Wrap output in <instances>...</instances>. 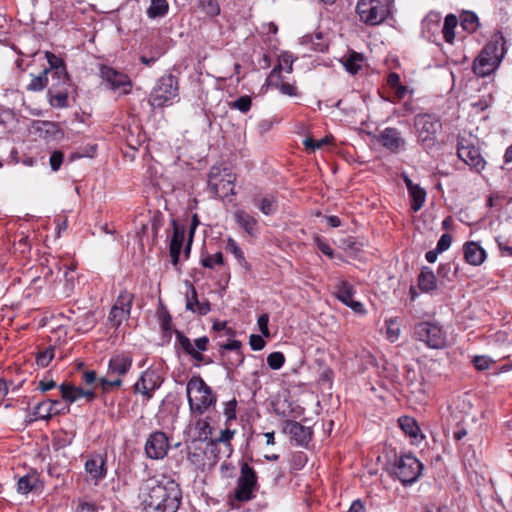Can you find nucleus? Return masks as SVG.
Wrapping results in <instances>:
<instances>
[{
    "label": "nucleus",
    "mask_w": 512,
    "mask_h": 512,
    "mask_svg": "<svg viewBox=\"0 0 512 512\" xmlns=\"http://www.w3.org/2000/svg\"><path fill=\"white\" fill-rule=\"evenodd\" d=\"M138 498L145 512H177L182 492L178 483L162 475L144 480L140 485Z\"/></svg>",
    "instance_id": "nucleus-1"
},
{
    "label": "nucleus",
    "mask_w": 512,
    "mask_h": 512,
    "mask_svg": "<svg viewBox=\"0 0 512 512\" xmlns=\"http://www.w3.org/2000/svg\"><path fill=\"white\" fill-rule=\"evenodd\" d=\"M186 396L192 417L202 416L217 402V395L198 375L192 376L187 382Z\"/></svg>",
    "instance_id": "nucleus-2"
},
{
    "label": "nucleus",
    "mask_w": 512,
    "mask_h": 512,
    "mask_svg": "<svg viewBox=\"0 0 512 512\" xmlns=\"http://www.w3.org/2000/svg\"><path fill=\"white\" fill-rule=\"evenodd\" d=\"M392 2L393 0H359L356 11L364 23L378 25L389 15Z\"/></svg>",
    "instance_id": "nucleus-3"
},
{
    "label": "nucleus",
    "mask_w": 512,
    "mask_h": 512,
    "mask_svg": "<svg viewBox=\"0 0 512 512\" xmlns=\"http://www.w3.org/2000/svg\"><path fill=\"white\" fill-rule=\"evenodd\" d=\"M236 175L228 168L222 166H213L208 176V187L211 192L219 198H225L235 195L234 183Z\"/></svg>",
    "instance_id": "nucleus-4"
},
{
    "label": "nucleus",
    "mask_w": 512,
    "mask_h": 512,
    "mask_svg": "<svg viewBox=\"0 0 512 512\" xmlns=\"http://www.w3.org/2000/svg\"><path fill=\"white\" fill-rule=\"evenodd\" d=\"M414 338L431 349H442L446 346V333L436 322L422 321L414 326Z\"/></svg>",
    "instance_id": "nucleus-5"
},
{
    "label": "nucleus",
    "mask_w": 512,
    "mask_h": 512,
    "mask_svg": "<svg viewBox=\"0 0 512 512\" xmlns=\"http://www.w3.org/2000/svg\"><path fill=\"white\" fill-rule=\"evenodd\" d=\"M132 366V358L128 354L118 353L113 355L108 363V375L117 376V378L109 380L100 378L99 383L104 391L111 387H120L122 385L121 377L127 374Z\"/></svg>",
    "instance_id": "nucleus-6"
},
{
    "label": "nucleus",
    "mask_w": 512,
    "mask_h": 512,
    "mask_svg": "<svg viewBox=\"0 0 512 512\" xmlns=\"http://www.w3.org/2000/svg\"><path fill=\"white\" fill-rule=\"evenodd\" d=\"M178 95L177 80L173 75L161 77L149 96V104L152 107H162Z\"/></svg>",
    "instance_id": "nucleus-7"
},
{
    "label": "nucleus",
    "mask_w": 512,
    "mask_h": 512,
    "mask_svg": "<svg viewBox=\"0 0 512 512\" xmlns=\"http://www.w3.org/2000/svg\"><path fill=\"white\" fill-rule=\"evenodd\" d=\"M414 126L418 140L423 144L431 145L441 130L442 123L436 115L425 113L415 116Z\"/></svg>",
    "instance_id": "nucleus-8"
},
{
    "label": "nucleus",
    "mask_w": 512,
    "mask_h": 512,
    "mask_svg": "<svg viewBox=\"0 0 512 512\" xmlns=\"http://www.w3.org/2000/svg\"><path fill=\"white\" fill-rule=\"evenodd\" d=\"M502 56V53L498 54L496 43H488L474 61V73L480 77L491 74L500 64Z\"/></svg>",
    "instance_id": "nucleus-9"
},
{
    "label": "nucleus",
    "mask_w": 512,
    "mask_h": 512,
    "mask_svg": "<svg viewBox=\"0 0 512 512\" xmlns=\"http://www.w3.org/2000/svg\"><path fill=\"white\" fill-rule=\"evenodd\" d=\"M395 467V474L404 485H410L417 481L423 469L422 463L411 454L400 456Z\"/></svg>",
    "instance_id": "nucleus-10"
},
{
    "label": "nucleus",
    "mask_w": 512,
    "mask_h": 512,
    "mask_svg": "<svg viewBox=\"0 0 512 512\" xmlns=\"http://www.w3.org/2000/svg\"><path fill=\"white\" fill-rule=\"evenodd\" d=\"M256 484L257 476L255 471L247 463H243L240 470V477L237 480L234 497L241 502L251 500Z\"/></svg>",
    "instance_id": "nucleus-11"
},
{
    "label": "nucleus",
    "mask_w": 512,
    "mask_h": 512,
    "mask_svg": "<svg viewBox=\"0 0 512 512\" xmlns=\"http://www.w3.org/2000/svg\"><path fill=\"white\" fill-rule=\"evenodd\" d=\"M132 302L133 295L127 290L121 291L109 313L108 320L112 326L119 327L129 317Z\"/></svg>",
    "instance_id": "nucleus-12"
},
{
    "label": "nucleus",
    "mask_w": 512,
    "mask_h": 512,
    "mask_svg": "<svg viewBox=\"0 0 512 512\" xmlns=\"http://www.w3.org/2000/svg\"><path fill=\"white\" fill-rule=\"evenodd\" d=\"M169 447L170 444L166 434L162 431H155L147 438L144 451L148 458L161 460L167 455Z\"/></svg>",
    "instance_id": "nucleus-13"
},
{
    "label": "nucleus",
    "mask_w": 512,
    "mask_h": 512,
    "mask_svg": "<svg viewBox=\"0 0 512 512\" xmlns=\"http://www.w3.org/2000/svg\"><path fill=\"white\" fill-rule=\"evenodd\" d=\"M458 157L476 171H481L485 167V161L480 154L479 148L467 140L462 139L458 143Z\"/></svg>",
    "instance_id": "nucleus-14"
},
{
    "label": "nucleus",
    "mask_w": 512,
    "mask_h": 512,
    "mask_svg": "<svg viewBox=\"0 0 512 512\" xmlns=\"http://www.w3.org/2000/svg\"><path fill=\"white\" fill-rule=\"evenodd\" d=\"M100 75L113 90L123 89V94H129L132 88V82L128 75L117 71L107 65L100 67Z\"/></svg>",
    "instance_id": "nucleus-15"
},
{
    "label": "nucleus",
    "mask_w": 512,
    "mask_h": 512,
    "mask_svg": "<svg viewBox=\"0 0 512 512\" xmlns=\"http://www.w3.org/2000/svg\"><path fill=\"white\" fill-rule=\"evenodd\" d=\"M176 339L179 346L197 362H202L204 356L202 352L208 348L209 339L206 336L199 337L195 340L194 344L183 333L176 331Z\"/></svg>",
    "instance_id": "nucleus-16"
},
{
    "label": "nucleus",
    "mask_w": 512,
    "mask_h": 512,
    "mask_svg": "<svg viewBox=\"0 0 512 512\" xmlns=\"http://www.w3.org/2000/svg\"><path fill=\"white\" fill-rule=\"evenodd\" d=\"M336 298L344 305L351 308L355 313H365L364 306L361 302L355 301L353 296L355 289L351 283L346 280H340L334 287Z\"/></svg>",
    "instance_id": "nucleus-17"
},
{
    "label": "nucleus",
    "mask_w": 512,
    "mask_h": 512,
    "mask_svg": "<svg viewBox=\"0 0 512 512\" xmlns=\"http://www.w3.org/2000/svg\"><path fill=\"white\" fill-rule=\"evenodd\" d=\"M378 142L392 153H399L405 149L406 140L402 133L394 127H387L377 136Z\"/></svg>",
    "instance_id": "nucleus-18"
},
{
    "label": "nucleus",
    "mask_w": 512,
    "mask_h": 512,
    "mask_svg": "<svg viewBox=\"0 0 512 512\" xmlns=\"http://www.w3.org/2000/svg\"><path fill=\"white\" fill-rule=\"evenodd\" d=\"M161 385L160 376L154 370H146L144 371L138 381L134 385V391L136 393H141L146 397L147 400L151 399L153 394L152 392L159 388Z\"/></svg>",
    "instance_id": "nucleus-19"
},
{
    "label": "nucleus",
    "mask_w": 512,
    "mask_h": 512,
    "mask_svg": "<svg viewBox=\"0 0 512 512\" xmlns=\"http://www.w3.org/2000/svg\"><path fill=\"white\" fill-rule=\"evenodd\" d=\"M283 432L290 435L299 446H306L312 437L311 428L297 421H286L283 426Z\"/></svg>",
    "instance_id": "nucleus-20"
},
{
    "label": "nucleus",
    "mask_w": 512,
    "mask_h": 512,
    "mask_svg": "<svg viewBox=\"0 0 512 512\" xmlns=\"http://www.w3.org/2000/svg\"><path fill=\"white\" fill-rule=\"evenodd\" d=\"M59 390L61 392L62 398L69 403L76 402L81 398H86L88 402H91L96 397V393L93 390H85L68 383H62L59 386Z\"/></svg>",
    "instance_id": "nucleus-21"
},
{
    "label": "nucleus",
    "mask_w": 512,
    "mask_h": 512,
    "mask_svg": "<svg viewBox=\"0 0 512 512\" xmlns=\"http://www.w3.org/2000/svg\"><path fill=\"white\" fill-rule=\"evenodd\" d=\"M172 224L173 235L170 240L169 253L171 257V263L176 267L179 263L180 253L185 239V228L183 226H179L175 220L172 221Z\"/></svg>",
    "instance_id": "nucleus-22"
},
{
    "label": "nucleus",
    "mask_w": 512,
    "mask_h": 512,
    "mask_svg": "<svg viewBox=\"0 0 512 512\" xmlns=\"http://www.w3.org/2000/svg\"><path fill=\"white\" fill-rule=\"evenodd\" d=\"M403 180L411 198V208L417 212L424 206L426 191L418 184L413 183L407 175H403Z\"/></svg>",
    "instance_id": "nucleus-23"
},
{
    "label": "nucleus",
    "mask_w": 512,
    "mask_h": 512,
    "mask_svg": "<svg viewBox=\"0 0 512 512\" xmlns=\"http://www.w3.org/2000/svg\"><path fill=\"white\" fill-rule=\"evenodd\" d=\"M189 292L186 294V309L199 315H206L210 312L211 307L208 301H199L196 289L190 283H187Z\"/></svg>",
    "instance_id": "nucleus-24"
},
{
    "label": "nucleus",
    "mask_w": 512,
    "mask_h": 512,
    "mask_svg": "<svg viewBox=\"0 0 512 512\" xmlns=\"http://www.w3.org/2000/svg\"><path fill=\"white\" fill-rule=\"evenodd\" d=\"M48 76V92L70 89L71 80L66 69H60L59 71H49Z\"/></svg>",
    "instance_id": "nucleus-25"
},
{
    "label": "nucleus",
    "mask_w": 512,
    "mask_h": 512,
    "mask_svg": "<svg viewBox=\"0 0 512 512\" xmlns=\"http://www.w3.org/2000/svg\"><path fill=\"white\" fill-rule=\"evenodd\" d=\"M464 259L467 263L474 266L481 265L485 258V250L476 242H467L464 247Z\"/></svg>",
    "instance_id": "nucleus-26"
},
{
    "label": "nucleus",
    "mask_w": 512,
    "mask_h": 512,
    "mask_svg": "<svg viewBox=\"0 0 512 512\" xmlns=\"http://www.w3.org/2000/svg\"><path fill=\"white\" fill-rule=\"evenodd\" d=\"M85 471L97 484L106 476L105 461L101 457L88 459L85 463Z\"/></svg>",
    "instance_id": "nucleus-27"
},
{
    "label": "nucleus",
    "mask_w": 512,
    "mask_h": 512,
    "mask_svg": "<svg viewBox=\"0 0 512 512\" xmlns=\"http://www.w3.org/2000/svg\"><path fill=\"white\" fill-rule=\"evenodd\" d=\"M35 129L41 137L47 140H60L63 137V131L58 124L50 121H38Z\"/></svg>",
    "instance_id": "nucleus-28"
},
{
    "label": "nucleus",
    "mask_w": 512,
    "mask_h": 512,
    "mask_svg": "<svg viewBox=\"0 0 512 512\" xmlns=\"http://www.w3.org/2000/svg\"><path fill=\"white\" fill-rule=\"evenodd\" d=\"M269 86L278 89L283 95L296 97L299 95L298 89L294 84L284 82L281 76H276L275 73H270L266 79Z\"/></svg>",
    "instance_id": "nucleus-29"
},
{
    "label": "nucleus",
    "mask_w": 512,
    "mask_h": 512,
    "mask_svg": "<svg viewBox=\"0 0 512 512\" xmlns=\"http://www.w3.org/2000/svg\"><path fill=\"white\" fill-rule=\"evenodd\" d=\"M418 287L422 292L430 293L437 289V280L429 267H423L418 277Z\"/></svg>",
    "instance_id": "nucleus-30"
},
{
    "label": "nucleus",
    "mask_w": 512,
    "mask_h": 512,
    "mask_svg": "<svg viewBox=\"0 0 512 512\" xmlns=\"http://www.w3.org/2000/svg\"><path fill=\"white\" fill-rule=\"evenodd\" d=\"M54 405H60L58 400H45L39 402L35 408L33 415L36 419H49L52 415L59 414L62 410H54Z\"/></svg>",
    "instance_id": "nucleus-31"
},
{
    "label": "nucleus",
    "mask_w": 512,
    "mask_h": 512,
    "mask_svg": "<svg viewBox=\"0 0 512 512\" xmlns=\"http://www.w3.org/2000/svg\"><path fill=\"white\" fill-rule=\"evenodd\" d=\"M236 222L242 227L249 235L253 236L257 233V220L244 210H237L234 213Z\"/></svg>",
    "instance_id": "nucleus-32"
},
{
    "label": "nucleus",
    "mask_w": 512,
    "mask_h": 512,
    "mask_svg": "<svg viewBox=\"0 0 512 512\" xmlns=\"http://www.w3.org/2000/svg\"><path fill=\"white\" fill-rule=\"evenodd\" d=\"M225 250L235 257L236 261L242 268H244L246 271L251 270V265L247 262L242 249L233 238L227 239Z\"/></svg>",
    "instance_id": "nucleus-33"
},
{
    "label": "nucleus",
    "mask_w": 512,
    "mask_h": 512,
    "mask_svg": "<svg viewBox=\"0 0 512 512\" xmlns=\"http://www.w3.org/2000/svg\"><path fill=\"white\" fill-rule=\"evenodd\" d=\"M300 43L318 52H324L327 49V44L324 42L321 33L304 35L300 39Z\"/></svg>",
    "instance_id": "nucleus-34"
},
{
    "label": "nucleus",
    "mask_w": 512,
    "mask_h": 512,
    "mask_svg": "<svg viewBox=\"0 0 512 512\" xmlns=\"http://www.w3.org/2000/svg\"><path fill=\"white\" fill-rule=\"evenodd\" d=\"M253 202L267 216L275 214L278 209L276 198L272 195H267L260 199L254 198Z\"/></svg>",
    "instance_id": "nucleus-35"
},
{
    "label": "nucleus",
    "mask_w": 512,
    "mask_h": 512,
    "mask_svg": "<svg viewBox=\"0 0 512 512\" xmlns=\"http://www.w3.org/2000/svg\"><path fill=\"white\" fill-rule=\"evenodd\" d=\"M363 62V55L355 51H352L349 53L348 57L343 60V66L350 74L355 75L358 73L359 70L362 69Z\"/></svg>",
    "instance_id": "nucleus-36"
},
{
    "label": "nucleus",
    "mask_w": 512,
    "mask_h": 512,
    "mask_svg": "<svg viewBox=\"0 0 512 512\" xmlns=\"http://www.w3.org/2000/svg\"><path fill=\"white\" fill-rule=\"evenodd\" d=\"M39 478L36 473H29L19 478L17 490L21 494H27L37 488Z\"/></svg>",
    "instance_id": "nucleus-37"
},
{
    "label": "nucleus",
    "mask_w": 512,
    "mask_h": 512,
    "mask_svg": "<svg viewBox=\"0 0 512 512\" xmlns=\"http://www.w3.org/2000/svg\"><path fill=\"white\" fill-rule=\"evenodd\" d=\"M460 25L466 32L473 33L480 25L479 18L472 11H464L460 15Z\"/></svg>",
    "instance_id": "nucleus-38"
},
{
    "label": "nucleus",
    "mask_w": 512,
    "mask_h": 512,
    "mask_svg": "<svg viewBox=\"0 0 512 512\" xmlns=\"http://www.w3.org/2000/svg\"><path fill=\"white\" fill-rule=\"evenodd\" d=\"M195 419L194 425L196 430L198 431V438L202 440H207L212 436L213 428L210 425V421L208 417L196 416L192 417Z\"/></svg>",
    "instance_id": "nucleus-39"
},
{
    "label": "nucleus",
    "mask_w": 512,
    "mask_h": 512,
    "mask_svg": "<svg viewBox=\"0 0 512 512\" xmlns=\"http://www.w3.org/2000/svg\"><path fill=\"white\" fill-rule=\"evenodd\" d=\"M458 24V18L454 14H448L444 19L442 33L447 43H453L455 38L454 30Z\"/></svg>",
    "instance_id": "nucleus-40"
},
{
    "label": "nucleus",
    "mask_w": 512,
    "mask_h": 512,
    "mask_svg": "<svg viewBox=\"0 0 512 512\" xmlns=\"http://www.w3.org/2000/svg\"><path fill=\"white\" fill-rule=\"evenodd\" d=\"M293 63L294 59L292 55L287 52H283L278 57V64L270 73H275L276 76H281L280 73L282 70H285L287 73H291L293 71Z\"/></svg>",
    "instance_id": "nucleus-41"
},
{
    "label": "nucleus",
    "mask_w": 512,
    "mask_h": 512,
    "mask_svg": "<svg viewBox=\"0 0 512 512\" xmlns=\"http://www.w3.org/2000/svg\"><path fill=\"white\" fill-rule=\"evenodd\" d=\"M49 104L54 108H66L69 105L68 94L69 90H58L48 92Z\"/></svg>",
    "instance_id": "nucleus-42"
},
{
    "label": "nucleus",
    "mask_w": 512,
    "mask_h": 512,
    "mask_svg": "<svg viewBox=\"0 0 512 512\" xmlns=\"http://www.w3.org/2000/svg\"><path fill=\"white\" fill-rule=\"evenodd\" d=\"M169 9L168 2L166 0H151V4L147 9V15L149 18L164 17Z\"/></svg>",
    "instance_id": "nucleus-43"
},
{
    "label": "nucleus",
    "mask_w": 512,
    "mask_h": 512,
    "mask_svg": "<svg viewBox=\"0 0 512 512\" xmlns=\"http://www.w3.org/2000/svg\"><path fill=\"white\" fill-rule=\"evenodd\" d=\"M399 426L405 432V434L409 435L412 438H416L420 432V428L417 422L408 416H404L399 418Z\"/></svg>",
    "instance_id": "nucleus-44"
},
{
    "label": "nucleus",
    "mask_w": 512,
    "mask_h": 512,
    "mask_svg": "<svg viewBox=\"0 0 512 512\" xmlns=\"http://www.w3.org/2000/svg\"><path fill=\"white\" fill-rule=\"evenodd\" d=\"M48 74L49 70L45 69L40 75L34 76L27 85V90L34 92L43 90L49 82Z\"/></svg>",
    "instance_id": "nucleus-45"
},
{
    "label": "nucleus",
    "mask_w": 512,
    "mask_h": 512,
    "mask_svg": "<svg viewBox=\"0 0 512 512\" xmlns=\"http://www.w3.org/2000/svg\"><path fill=\"white\" fill-rule=\"evenodd\" d=\"M200 263L203 267L214 269L217 265L224 264V258L222 252L215 254L202 253Z\"/></svg>",
    "instance_id": "nucleus-46"
},
{
    "label": "nucleus",
    "mask_w": 512,
    "mask_h": 512,
    "mask_svg": "<svg viewBox=\"0 0 512 512\" xmlns=\"http://www.w3.org/2000/svg\"><path fill=\"white\" fill-rule=\"evenodd\" d=\"M386 335L390 342H395L400 336V324L396 318H390L385 321Z\"/></svg>",
    "instance_id": "nucleus-47"
},
{
    "label": "nucleus",
    "mask_w": 512,
    "mask_h": 512,
    "mask_svg": "<svg viewBox=\"0 0 512 512\" xmlns=\"http://www.w3.org/2000/svg\"><path fill=\"white\" fill-rule=\"evenodd\" d=\"M285 363V356L282 352H272L267 356V364L273 370H279Z\"/></svg>",
    "instance_id": "nucleus-48"
},
{
    "label": "nucleus",
    "mask_w": 512,
    "mask_h": 512,
    "mask_svg": "<svg viewBox=\"0 0 512 512\" xmlns=\"http://www.w3.org/2000/svg\"><path fill=\"white\" fill-rule=\"evenodd\" d=\"M54 358V348L48 347L47 349L39 352L36 357V363L38 366L45 368L47 367L52 359Z\"/></svg>",
    "instance_id": "nucleus-49"
},
{
    "label": "nucleus",
    "mask_w": 512,
    "mask_h": 512,
    "mask_svg": "<svg viewBox=\"0 0 512 512\" xmlns=\"http://www.w3.org/2000/svg\"><path fill=\"white\" fill-rule=\"evenodd\" d=\"M46 58L50 65V69H48L49 71H59L60 69H66L64 61L52 52H46Z\"/></svg>",
    "instance_id": "nucleus-50"
},
{
    "label": "nucleus",
    "mask_w": 512,
    "mask_h": 512,
    "mask_svg": "<svg viewBox=\"0 0 512 512\" xmlns=\"http://www.w3.org/2000/svg\"><path fill=\"white\" fill-rule=\"evenodd\" d=\"M328 143H330V138L328 136L322 138L321 140H313L312 138H306L303 142L305 148L311 151L320 149L321 147Z\"/></svg>",
    "instance_id": "nucleus-51"
},
{
    "label": "nucleus",
    "mask_w": 512,
    "mask_h": 512,
    "mask_svg": "<svg viewBox=\"0 0 512 512\" xmlns=\"http://www.w3.org/2000/svg\"><path fill=\"white\" fill-rule=\"evenodd\" d=\"M236 407V399H232L224 403V415L227 423L236 419Z\"/></svg>",
    "instance_id": "nucleus-52"
},
{
    "label": "nucleus",
    "mask_w": 512,
    "mask_h": 512,
    "mask_svg": "<svg viewBox=\"0 0 512 512\" xmlns=\"http://www.w3.org/2000/svg\"><path fill=\"white\" fill-rule=\"evenodd\" d=\"M251 98L249 96H241L237 100L234 101L233 107L241 111L242 113H246L251 108Z\"/></svg>",
    "instance_id": "nucleus-53"
},
{
    "label": "nucleus",
    "mask_w": 512,
    "mask_h": 512,
    "mask_svg": "<svg viewBox=\"0 0 512 512\" xmlns=\"http://www.w3.org/2000/svg\"><path fill=\"white\" fill-rule=\"evenodd\" d=\"M202 6L205 12L210 16H216L219 14L220 9L216 1L214 0H201Z\"/></svg>",
    "instance_id": "nucleus-54"
},
{
    "label": "nucleus",
    "mask_w": 512,
    "mask_h": 512,
    "mask_svg": "<svg viewBox=\"0 0 512 512\" xmlns=\"http://www.w3.org/2000/svg\"><path fill=\"white\" fill-rule=\"evenodd\" d=\"M268 323H269V315L268 314L264 313V314L259 316V318L257 320V324H258L260 332L265 337H269L270 336V332H269V328H268Z\"/></svg>",
    "instance_id": "nucleus-55"
},
{
    "label": "nucleus",
    "mask_w": 512,
    "mask_h": 512,
    "mask_svg": "<svg viewBox=\"0 0 512 512\" xmlns=\"http://www.w3.org/2000/svg\"><path fill=\"white\" fill-rule=\"evenodd\" d=\"M473 363L478 370L483 371L490 367L492 360L488 356H475Z\"/></svg>",
    "instance_id": "nucleus-56"
},
{
    "label": "nucleus",
    "mask_w": 512,
    "mask_h": 512,
    "mask_svg": "<svg viewBox=\"0 0 512 512\" xmlns=\"http://www.w3.org/2000/svg\"><path fill=\"white\" fill-rule=\"evenodd\" d=\"M452 243V237L448 233H444L441 235L440 239L437 242L436 249L441 253L449 249Z\"/></svg>",
    "instance_id": "nucleus-57"
},
{
    "label": "nucleus",
    "mask_w": 512,
    "mask_h": 512,
    "mask_svg": "<svg viewBox=\"0 0 512 512\" xmlns=\"http://www.w3.org/2000/svg\"><path fill=\"white\" fill-rule=\"evenodd\" d=\"M64 159V154L61 151H54L50 156V166L53 171H57Z\"/></svg>",
    "instance_id": "nucleus-58"
},
{
    "label": "nucleus",
    "mask_w": 512,
    "mask_h": 512,
    "mask_svg": "<svg viewBox=\"0 0 512 512\" xmlns=\"http://www.w3.org/2000/svg\"><path fill=\"white\" fill-rule=\"evenodd\" d=\"M249 344L254 351L262 350L266 342L260 335L252 334L249 338Z\"/></svg>",
    "instance_id": "nucleus-59"
},
{
    "label": "nucleus",
    "mask_w": 512,
    "mask_h": 512,
    "mask_svg": "<svg viewBox=\"0 0 512 512\" xmlns=\"http://www.w3.org/2000/svg\"><path fill=\"white\" fill-rule=\"evenodd\" d=\"M96 510L95 504L85 501H79L76 507V512H96Z\"/></svg>",
    "instance_id": "nucleus-60"
},
{
    "label": "nucleus",
    "mask_w": 512,
    "mask_h": 512,
    "mask_svg": "<svg viewBox=\"0 0 512 512\" xmlns=\"http://www.w3.org/2000/svg\"><path fill=\"white\" fill-rule=\"evenodd\" d=\"M82 379L87 385H91L96 382L97 374L93 370L85 371L82 374Z\"/></svg>",
    "instance_id": "nucleus-61"
},
{
    "label": "nucleus",
    "mask_w": 512,
    "mask_h": 512,
    "mask_svg": "<svg viewBox=\"0 0 512 512\" xmlns=\"http://www.w3.org/2000/svg\"><path fill=\"white\" fill-rule=\"evenodd\" d=\"M234 433L235 432L230 429H224L220 432V436L216 439V441L222 443L229 442L233 438Z\"/></svg>",
    "instance_id": "nucleus-62"
},
{
    "label": "nucleus",
    "mask_w": 512,
    "mask_h": 512,
    "mask_svg": "<svg viewBox=\"0 0 512 512\" xmlns=\"http://www.w3.org/2000/svg\"><path fill=\"white\" fill-rule=\"evenodd\" d=\"M55 386H56V383L52 379H50V380L43 379L39 382L38 388L42 392H46V391L53 389Z\"/></svg>",
    "instance_id": "nucleus-63"
},
{
    "label": "nucleus",
    "mask_w": 512,
    "mask_h": 512,
    "mask_svg": "<svg viewBox=\"0 0 512 512\" xmlns=\"http://www.w3.org/2000/svg\"><path fill=\"white\" fill-rule=\"evenodd\" d=\"M348 512H365V507L361 500L357 499L352 502Z\"/></svg>",
    "instance_id": "nucleus-64"
}]
</instances>
